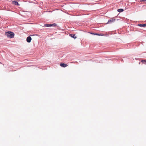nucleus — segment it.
Masks as SVG:
<instances>
[{"instance_id": "2eb2a0df", "label": "nucleus", "mask_w": 146, "mask_h": 146, "mask_svg": "<svg viewBox=\"0 0 146 146\" xmlns=\"http://www.w3.org/2000/svg\"><path fill=\"white\" fill-rule=\"evenodd\" d=\"M91 33V34H93V35H94V33Z\"/></svg>"}, {"instance_id": "0eeeda50", "label": "nucleus", "mask_w": 146, "mask_h": 146, "mask_svg": "<svg viewBox=\"0 0 146 146\" xmlns=\"http://www.w3.org/2000/svg\"><path fill=\"white\" fill-rule=\"evenodd\" d=\"M70 36L71 37L74 38V39H75L76 38V37L75 36V35L74 34H69Z\"/></svg>"}, {"instance_id": "9d476101", "label": "nucleus", "mask_w": 146, "mask_h": 146, "mask_svg": "<svg viewBox=\"0 0 146 146\" xmlns=\"http://www.w3.org/2000/svg\"><path fill=\"white\" fill-rule=\"evenodd\" d=\"M51 27L53 26V27H54L56 25V24L55 23H54L52 24H51Z\"/></svg>"}, {"instance_id": "7ed1b4c3", "label": "nucleus", "mask_w": 146, "mask_h": 146, "mask_svg": "<svg viewBox=\"0 0 146 146\" xmlns=\"http://www.w3.org/2000/svg\"><path fill=\"white\" fill-rule=\"evenodd\" d=\"M32 40V38L30 36H28L27 38V41L28 42H30Z\"/></svg>"}, {"instance_id": "f257e3e1", "label": "nucleus", "mask_w": 146, "mask_h": 146, "mask_svg": "<svg viewBox=\"0 0 146 146\" xmlns=\"http://www.w3.org/2000/svg\"><path fill=\"white\" fill-rule=\"evenodd\" d=\"M5 35L8 38H12L14 37V34L13 32L11 31L6 32L5 33Z\"/></svg>"}, {"instance_id": "6e6552de", "label": "nucleus", "mask_w": 146, "mask_h": 146, "mask_svg": "<svg viewBox=\"0 0 146 146\" xmlns=\"http://www.w3.org/2000/svg\"><path fill=\"white\" fill-rule=\"evenodd\" d=\"M44 26L45 27H51V24H44Z\"/></svg>"}, {"instance_id": "f8f14e48", "label": "nucleus", "mask_w": 146, "mask_h": 146, "mask_svg": "<svg viewBox=\"0 0 146 146\" xmlns=\"http://www.w3.org/2000/svg\"><path fill=\"white\" fill-rule=\"evenodd\" d=\"M104 35L102 34H98V35L99 36H103Z\"/></svg>"}, {"instance_id": "20e7f679", "label": "nucleus", "mask_w": 146, "mask_h": 146, "mask_svg": "<svg viewBox=\"0 0 146 146\" xmlns=\"http://www.w3.org/2000/svg\"><path fill=\"white\" fill-rule=\"evenodd\" d=\"M60 65L61 66L64 68L66 67L67 66V65L66 64L63 63H60Z\"/></svg>"}, {"instance_id": "1a4fd4ad", "label": "nucleus", "mask_w": 146, "mask_h": 146, "mask_svg": "<svg viewBox=\"0 0 146 146\" xmlns=\"http://www.w3.org/2000/svg\"><path fill=\"white\" fill-rule=\"evenodd\" d=\"M124 11V10L123 9H117V11L118 12H121Z\"/></svg>"}, {"instance_id": "423d86ee", "label": "nucleus", "mask_w": 146, "mask_h": 146, "mask_svg": "<svg viewBox=\"0 0 146 146\" xmlns=\"http://www.w3.org/2000/svg\"><path fill=\"white\" fill-rule=\"evenodd\" d=\"M12 3L13 4H14L18 6V5H19V4L18 2H17V1H13Z\"/></svg>"}, {"instance_id": "4468645a", "label": "nucleus", "mask_w": 146, "mask_h": 146, "mask_svg": "<svg viewBox=\"0 0 146 146\" xmlns=\"http://www.w3.org/2000/svg\"><path fill=\"white\" fill-rule=\"evenodd\" d=\"M94 35H98V34L96 33H94Z\"/></svg>"}, {"instance_id": "9b49d317", "label": "nucleus", "mask_w": 146, "mask_h": 146, "mask_svg": "<svg viewBox=\"0 0 146 146\" xmlns=\"http://www.w3.org/2000/svg\"><path fill=\"white\" fill-rule=\"evenodd\" d=\"M141 62H146V61L145 60H141Z\"/></svg>"}, {"instance_id": "ddd939ff", "label": "nucleus", "mask_w": 146, "mask_h": 146, "mask_svg": "<svg viewBox=\"0 0 146 146\" xmlns=\"http://www.w3.org/2000/svg\"><path fill=\"white\" fill-rule=\"evenodd\" d=\"M146 1V0H140V1L141 2L144 1Z\"/></svg>"}, {"instance_id": "39448f33", "label": "nucleus", "mask_w": 146, "mask_h": 146, "mask_svg": "<svg viewBox=\"0 0 146 146\" xmlns=\"http://www.w3.org/2000/svg\"><path fill=\"white\" fill-rule=\"evenodd\" d=\"M138 26L140 27H146V24H138Z\"/></svg>"}, {"instance_id": "f03ea898", "label": "nucleus", "mask_w": 146, "mask_h": 146, "mask_svg": "<svg viewBox=\"0 0 146 146\" xmlns=\"http://www.w3.org/2000/svg\"><path fill=\"white\" fill-rule=\"evenodd\" d=\"M115 19L111 18L109 20H108L107 23L108 24L112 23L114 22L115 21Z\"/></svg>"}]
</instances>
